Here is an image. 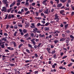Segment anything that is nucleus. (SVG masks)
<instances>
[{"instance_id":"obj_1","label":"nucleus","mask_w":74,"mask_h":74,"mask_svg":"<svg viewBox=\"0 0 74 74\" xmlns=\"http://www.w3.org/2000/svg\"><path fill=\"white\" fill-rule=\"evenodd\" d=\"M1 10L2 12H4H4H7V9L6 7H3L2 8V9Z\"/></svg>"},{"instance_id":"obj_2","label":"nucleus","mask_w":74,"mask_h":74,"mask_svg":"<svg viewBox=\"0 0 74 74\" xmlns=\"http://www.w3.org/2000/svg\"><path fill=\"white\" fill-rule=\"evenodd\" d=\"M60 13L61 14H62V15H65V14H64L65 13L64 10H61L60 12Z\"/></svg>"},{"instance_id":"obj_3","label":"nucleus","mask_w":74,"mask_h":74,"mask_svg":"<svg viewBox=\"0 0 74 74\" xmlns=\"http://www.w3.org/2000/svg\"><path fill=\"white\" fill-rule=\"evenodd\" d=\"M65 39H66V40L65 41V42H66V43H69V41H70V38H65Z\"/></svg>"},{"instance_id":"obj_4","label":"nucleus","mask_w":74,"mask_h":74,"mask_svg":"<svg viewBox=\"0 0 74 74\" xmlns=\"http://www.w3.org/2000/svg\"><path fill=\"white\" fill-rule=\"evenodd\" d=\"M54 16H55V17L54 18V20H56L57 19H58L59 18V16H58V14H55L54 15Z\"/></svg>"},{"instance_id":"obj_5","label":"nucleus","mask_w":74,"mask_h":74,"mask_svg":"<svg viewBox=\"0 0 74 74\" xmlns=\"http://www.w3.org/2000/svg\"><path fill=\"white\" fill-rule=\"evenodd\" d=\"M7 49L9 50H11V51H13V50H14V48L10 47H7Z\"/></svg>"},{"instance_id":"obj_6","label":"nucleus","mask_w":74,"mask_h":74,"mask_svg":"<svg viewBox=\"0 0 74 74\" xmlns=\"http://www.w3.org/2000/svg\"><path fill=\"white\" fill-rule=\"evenodd\" d=\"M38 30V29L37 28H35L33 29L34 31H33L32 32L34 33H36V30Z\"/></svg>"},{"instance_id":"obj_7","label":"nucleus","mask_w":74,"mask_h":74,"mask_svg":"<svg viewBox=\"0 0 74 74\" xmlns=\"http://www.w3.org/2000/svg\"><path fill=\"white\" fill-rule=\"evenodd\" d=\"M44 30L45 31H49V27H45L44 28Z\"/></svg>"},{"instance_id":"obj_8","label":"nucleus","mask_w":74,"mask_h":74,"mask_svg":"<svg viewBox=\"0 0 74 74\" xmlns=\"http://www.w3.org/2000/svg\"><path fill=\"white\" fill-rule=\"evenodd\" d=\"M14 29H18V25L15 24L14 26Z\"/></svg>"},{"instance_id":"obj_9","label":"nucleus","mask_w":74,"mask_h":74,"mask_svg":"<svg viewBox=\"0 0 74 74\" xmlns=\"http://www.w3.org/2000/svg\"><path fill=\"white\" fill-rule=\"evenodd\" d=\"M65 40H66V38H62L60 40V41H62L63 42L64 41H65Z\"/></svg>"},{"instance_id":"obj_10","label":"nucleus","mask_w":74,"mask_h":74,"mask_svg":"<svg viewBox=\"0 0 74 74\" xmlns=\"http://www.w3.org/2000/svg\"><path fill=\"white\" fill-rule=\"evenodd\" d=\"M1 39H2V41H4L5 42L7 41V39L5 38L4 37H3V38H1Z\"/></svg>"},{"instance_id":"obj_11","label":"nucleus","mask_w":74,"mask_h":74,"mask_svg":"<svg viewBox=\"0 0 74 74\" xmlns=\"http://www.w3.org/2000/svg\"><path fill=\"white\" fill-rule=\"evenodd\" d=\"M29 14H30V11H28L25 13V15H28Z\"/></svg>"},{"instance_id":"obj_12","label":"nucleus","mask_w":74,"mask_h":74,"mask_svg":"<svg viewBox=\"0 0 74 74\" xmlns=\"http://www.w3.org/2000/svg\"><path fill=\"white\" fill-rule=\"evenodd\" d=\"M48 11H49L48 9H47L46 10V11L44 12V13L45 14H48Z\"/></svg>"},{"instance_id":"obj_13","label":"nucleus","mask_w":74,"mask_h":74,"mask_svg":"<svg viewBox=\"0 0 74 74\" xmlns=\"http://www.w3.org/2000/svg\"><path fill=\"white\" fill-rule=\"evenodd\" d=\"M62 6V3H60L57 5V7H60Z\"/></svg>"},{"instance_id":"obj_14","label":"nucleus","mask_w":74,"mask_h":74,"mask_svg":"<svg viewBox=\"0 0 74 74\" xmlns=\"http://www.w3.org/2000/svg\"><path fill=\"white\" fill-rule=\"evenodd\" d=\"M12 42L13 43V45H14V47H16V43L15 42Z\"/></svg>"},{"instance_id":"obj_15","label":"nucleus","mask_w":74,"mask_h":74,"mask_svg":"<svg viewBox=\"0 0 74 74\" xmlns=\"http://www.w3.org/2000/svg\"><path fill=\"white\" fill-rule=\"evenodd\" d=\"M68 25H69V24H67L65 25L64 27L65 28V30H66V29H67V28Z\"/></svg>"},{"instance_id":"obj_16","label":"nucleus","mask_w":74,"mask_h":74,"mask_svg":"<svg viewBox=\"0 0 74 74\" xmlns=\"http://www.w3.org/2000/svg\"><path fill=\"white\" fill-rule=\"evenodd\" d=\"M3 3H4L5 4H6V3H7V0H5L3 1Z\"/></svg>"},{"instance_id":"obj_17","label":"nucleus","mask_w":74,"mask_h":74,"mask_svg":"<svg viewBox=\"0 0 74 74\" xmlns=\"http://www.w3.org/2000/svg\"><path fill=\"white\" fill-rule=\"evenodd\" d=\"M23 44L22 43H21L18 46V48H19V49H20V48H21V47H22V46H23Z\"/></svg>"},{"instance_id":"obj_18","label":"nucleus","mask_w":74,"mask_h":74,"mask_svg":"<svg viewBox=\"0 0 74 74\" xmlns=\"http://www.w3.org/2000/svg\"><path fill=\"white\" fill-rule=\"evenodd\" d=\"M2 60H4V59H5V58H6V56H5L4 55H3L2 56Z\"/></svg>"},{"instance_id":"obj_19","label":"nucleus","mask_w":74,"mask_h":74,"mask_svg":"<svg viewBox=\"0 0 74 74\" xmlns=\"http://www.w3.org/2000/svg\"><path fill=\"white\" fill-rule=\"evenodd\" d=\"M12 8H10V9H8V11H7V12H8V13H9V12H10V11H11V10H12Z\"/></svg>"},{"instance_id":"obj_20","label":"nucleus","mask_w":74,"mask_h":74,"mask_svg":"<svg viewBox=\"0 0 74 74\" xmlns=\"http://www.w3.org/2000/svg\"><path fill=\"white\" fill-rule=\"evenodd\" d=\"M23 32L25 34L27 32V30L26 29H24L23 30Z\"/></svg>"},{"instance_id":"obj_21","label":"nucleus","mask_w":74,"mask_h":74,"mask_svg":"<svg viewBox=\"0 0 74 74\" xmlns=\"http://www.w3.org/2000/svg\"><path fill=\"white\" fill-rule=\"evenodd\" d=\"M60 1L64 3V2H66V0H60Z\"/></svg>"},{"instance_id":"obj_22","label":"nucleus","mask_w":74,"mask_h":74,"mask_svg":"<svg viewBox=\"0 0 74 74\" xmlns=\"http://www.w3.org/2000/svg\"><path fill=\"white\" fill-rule=\"evenodd\" d=\"M1 44H3V40H2V39H0V45H1Z\"/></svg>"},{"instance_id":"obj_23","label":"nucleus","mask_w":74,"mask_h":74,"mask_svg":"<svg viewBox=\"0 0 74 74\" xmlns=\"http://www.w3.org/2000/svg\"><path fill=\"white\" fill-rule=\"evenodd\" d=\"M28 47H30V48H33V47H32V46L30 44H28Z\"/></svg>"},{"instance_id":"obj_24","label":"nucleus","mask_w":74,"mask_h":74,"mask_svg":"<svg viewBox=\"0 0 74 74\" xmlns=\"http://www.w3.org/2000/svg\"><path fill=\"white\" fill-rule=\"evenodd\" d=\"M31 41L32 42L33 44L34 45H35L36 44V42L34 41H33V40H31Z\"/></svg>"},{"instance_id":"obj_25","label":"nucleus","mask_w":74,"mask_h":74,"mask_svg":"<svg viewBox=\"0 0 74 74\" xmlns=\"http://www.w3.org/2000/svg\"><path fill=\"white\" fill-rule=\"evenodd\" d=\"M54 42L55 44H56L57 42H59V40H55L54 41Z\"/></svg>"},{"instance_id":"obj_26","label":"nucleus","mask_w":74,"mask_h":74,"mask_svg":"<svg viewBox=\"0 0 74 74\" xmlns=\"http://www.w3.org/2000/svg\"><path fill=\"white\" fill-rule=\"evenodd\" d=\"M49 24H50L49 23L47 22L45 24V26H48Z\"/></svg>"},{"instance_id":"obj_27","label":"nucleus","mask_w":74,"mask_h":74,"mask_svg":"<svg viewBox=\"0 0 74 74\" xmlns=\"http://www.w3.org/2000/svg\"><path fill=\"white\" fill-rule=\"evenodd\" d=\"M53 58H54V59H56L57 57H56V54H54L53 56Z\"/></svg>"},{"instance_id":"obj_28","label":"nucleus","mask_w":74,"mask_h":74,"mask_svg":"<svg viewBox=\"0 0 74 74\" xmlns=\"http://www.w3.org/2000/svg\"><path fill=\"white\" fill-rule=\"evenodd\" d=\"M26 51L28 53H30V51H29V50L28 49H26Z\"/></svg>"},{"instance_id":"obj_29","label":"nucleus","mask_w":74,"mask_h":74,"mask_svg":"<svg viewBox=\"0 0 74 74\" xmlns=\"http://www.w3.org/2000/svg\"><path fill=\"white\" fill-rule=\"evenodd\" d=\"M17 33V32L16 31L14 32V36H16V34Z\"/></svg>"},{"instance_id":"obj_30","label":"nucleus","mask_w":74,"mask_h":74,"mask_svg":"<svg viewBox=\"0 0 74 74\" xmlns=\"http://www.w3.org/2000/svg\"><path fill=\"white\" fill-rule=\"evenodd\" d=\"M34 55L35 56V58H38V55H37V54L36 53H35L34 54Z\"/></svg>"},{"instance_id":"obj_31","label":"nucleus","mask_w":74,"mask_h":74,"mask_svg":"<svg viewBox=\"0 0 74 74\" xmlns=\"http://www.w3.org/2000/svg\"><path fill=\"white\" fill-rule=\"evenodd\" d=\"M24 11H27V10H28V9H27V8H25V7H24Z\"/></svg>"},{"instance_id":"obj_32","label":"nucleus","mask_w":74,"mask_h":74,"mask_svg":"<svg viewBox=\"0 0 74 74\" xmlns=\"http://www.w3.org/2000/svg\"><path fill=\"white\" fill-rule=\"evenodd\" d=\"M15 72H17L18 73V74H20V72H19V71H18L17 70V69H16L15 70Z\"/></svg>"},{"instance_id":"obj_33","label":"nucleus","mask_w":74,"mask_h":74,"mask_svg":"<svg viewBox=\"0 0 74 74\" xmlns=\"http://www.w3.org/2000/svg\"><path fill=\"white\" fill-rule=\"evenodd\" d=\"M42 44V43H39L38 45V46H37V47L38 48V47H40V45H41V44Z\"/></svg>"},{"instance_id":"obj_34","label":"nucleus","mask_w":74,"mask_h":74,"mask_svg":"<svg viewBox=\"0 0 74 74\" xmlns=\"http://www.w3.org/2000/svg\"><path fill=\"white\" fill-rule=\"evenodd\" d=\"M18 27H23V26L22 25V24L18 25Z\"/></svg>"},{"instance_id":"obj_35","label":"nucleus","mask_w":74,"mask_h":74,"mask_svg":"<svg viewBox=\"0 0 74 74\" xmlns=\"http://www.w3.org/2000/svg\"><path fill=\"white\" fill-rule=\"evenodd\" d=\"M55 52H56V51H55L54 50V51H52L51 52V53L52 54H54V53H55Z\"/></svg>"},{"instance_id":"obj_36","label":"nucleus","mask_w":74,"mask_h":74,"mask_svg":"<svg viewBox=\"0 0 74 74\" xmlns=\"http://www.w3.org/2000/svg\"><path fill=\"white\" fill-rule=\"evenodd\" d=\"M1 48H4V44H3L1 45Z\"/></svg>"},{"instance_id":"obj_37","label":"nucleus","mask_w":74,"mask_h":74,"mask_svg":"<svg viewBox=\"0 0 74 74\" xmlns=\"http://www.w3.org/2000/svg\"><path fill=\"white\" fill-rule=\"evenodd\" d=\"M22 1V0H18L16 2L17 3H21Z\"/></svg>"},{"instance_id":"obj_38","label":"nucleus","mask_w":74,"mask_h":74,"mask_svg":"<svg viewBox=\"0 0 74 74\" xmlns=\"http://www.w3.org/2000/svg\"><path fill=\"white\" fill-rule=\"evenodd\" d=\"M31 25H32V26H33L34 28L36 27V26H35V25H34V23H32L31 24Z\"/></svg>"},{"instance_id":"obj_39","label":"nucleus","mask_w":74,"mask_h":74,"mask_svg":"<svg viewBox=\"0 0 74 74\" xmlns=\"http://www.w3.org/2000/svg\"><path fill=\"white\" fill-rule=\"evenodd\" d=\"M56 1H57V4H58L59 2V0H54Z\"/></svg>"},{"instance_id":"obj_40","label":"nucleus","mask_w":74,"mask_h":74,"mask_svg":"<svg viewBox=\"0 0 74 74\" xmlns=\"http://www.w3.org/2000/svg\"><path fill=\"white\" fill-rule=\"evenodd\" d=\"M34 34L32 33L31 34V36L32 37H34Z\"/></svg>"},{"instance_id":"obj_41","label":"nucleus","mask_w":74,"mask_h":74,"mask_svg":"<svg viewBox=\"0 0 74 74\" xmlns=\"http://www.w3.org/2000/svg\"><path fill=\"white\" fill-rule=\"evenodd\" d=\"M36 15V16H38V13L37 12H35Z\"/></svg>"},{"instance_id":"obj_42","label":"nucleus","mask_w":74,"mask_h":74,"mask_svg":"<svg viewBox=\"0 0 74 74\" xmlns=\"http://www.w3.org/2000/svg\"><path fill=\"white\" fill-rule=\"evenodd\" d=\"M41 22L42 23H43V24H45V21H41Z\"/></svg>"},{"instance_id":"obj_43","label":"nucleus","mask_w":74,"mask_h":74,"mask_svg":"<svg viewBox=\"0 0 74 74\" xmlns=\"http://www.w3.org/2000/svg\"><path fill=\"white\" fill-rule=\"evenodd\" d=\"M70 37H71V38H72V39H74V36H73L72 35H70Z\"/></svg>"},{"instance_id":"obj_44","label":"nucleus","mask_w":74,"mask_h":74,"mask_svg":"<svg viewBox=\"0 0 74 74\" xmlns=\"http://www.w3.org/2000/svg\"><path fill=\"white\" fill-rule=\"evenodd\" d=\"M67 57V56H64V57H63L62 58V59H65V58H66Z\"/></svg>"},{"instance_id":"obj_45","label":"nucleus","mask_w":74,"mask_h":74,"mask_svg":"<svg viewBox=\"0 0 74 74\" xmlns=\"http://www.w3.org/2000/svg\"><path fill=\"white\" fill-rule=\"evenodd\" d=\"M65 10H68V11H70L69 8H66L65 9Z\"/></svg>"},{"instance_id":"obj_46","label":"nucleus","mask_w":74,"mask_h":74,"mask_svg":"<svg viewBox=\"0 0 74 74\" xmlns=\"http://www.w3.org/2000/svg\"><path fill=\"white\" fill-rule=\"evenodd\" d=\"M42 10H39V13H41L42 11Z\"/></svg>"},{"instance_id":"obj_47","label":"nucleus","mask_w":74,"mask_h":74,"mask_svg":"<svg viewBox=\"0 0 74 74\" xmlns=\"http://www.w3.org/2000/svg\"><path fill=\"white\" fill-rule=\"evenodd\" d=\"M8 16V15L6 14V16H5V18H4V19H6L7 18V17Z\"/></svg>"},{"instance_id":"obj_48","label":"nucleus","mask_w":74,"mask_h":74,"mask_svg":"<svg viewBox=\"0 0 74 74\" xmlns=\"http://www.w3.org/2000/svg\"><path fill=\"white\" fill-rule=\"evenodd\" d=\"M17 14H22V12L20 11L18 12H17Z\"/></svg>"},{"instance_id":"obj_49","label":"nucleus","mask_w":74,"mask_h":74,"mask_svg":"<svg viewBox=\"0 0 74 74\" xmlns=\"http://www.w3.org/2000/svg\"><path fill=\"white\" fill-rule=\"evenodd\" d=\"M47 51H49L50 50H51V48H47Z\"/></svg>"},{"instance_id":"obj_50","label":"nucleus","mask_w":74,"mask_h":74,"mask_svg":"<svg viewBox=\"0 0 74 74\" xmlns=\"http://www.w3.org/2000/svg\"><path fill=\"white\" fill-rule=\"evenodd\" d=\"M25 27L26 28L28 27H29V24H27L25 25Z\"/></svg>"},{"instance_id":"obj_51","label":"nucleus","mask_w":74,"mask_h":74,"mask_svg":"<svg viewBox=\"0 0 74 74\" xmlns=\"http://www.w3.org/2000/svg\"><path fill=\"white\" fill-rule=\"evenodd\" d=\"M14 27L12 25H11L10 26V28L11 29H14Z\"/></svg>"},{"instance_id":"obj_52","label":"nucleus","mask_w":74,"mask_h":74,"mask_svg":"<svg viewBox=\"0 0 74 74\" xmlns=\"http://www.w3.org/2000/svg\"><path fill=\"white\" fill-rule=\"evenodd\" d=\"M11 18H14L15 16L14 15V14H11Z\"/></svg>"},{"instance_id":"obj_53","label":"nucleus","mask_w":74,"mask_h":74,"mask_svg":"<svg viewBox=\"0 0 74 74\" xmlns=\"http://www.w3.org/2000/svg\"><path fill=\"white\" fill-rule=\"evenodd\" d=\"M20 3L18 2V3H16L17 5V6H19V5H20Z\"/></svg>"},{"instance_id":"obj_54","label":"nucleus","mask_w":74,"mask_h":74,"mask_svg":"<svg viewBox=\"0 0 74 74\" xmlns=\"http://www.w3.org/2000/svg\"><path fill=\"white\" fill-rule=\"evenodd\" d=\"M29 34H25L24 36V37H27V35H28Z\"/></svg>"},{"instance_id":"obj_55","label":"nucleus","mask_w":74,"mask_h":74,"mask_svg":"<svg viewBox=\"0 0 74 74\" xmlns=\"http://www.w3.org/2000/svg\"><path fill=\"white\" fill-rule=\"evenodd\" d=\"M4 36H8V34H7L5 33H4Z\"/></svg>"},{"instance_id":"obj_56","label":"nucleus","mask_w":74,"mask_h":74,"mask_svg":"<svg viewBox=\"0 0 74 74\" xmlns=\"http://www.w3.org/2000/svg\"><path fill=\"white\" fill-rule=\"evenodd\" d=\"M35 4H36V3H32V5L33 6H34V5H35Z\"/></svg>"},{"instance_id":"obj_57","label":"nucleus","mask_w":74,"mask_h":74,"mask_svg":"<svg viewBox=\"0 0 74 74\" xmlns=\"http://www.w3.org/2000/svg\"><path fill=\"white\" fill-rule=\"evenodd\" d=\"M71 65H72V64L71 63L70 64H68V66L69 67H70V66H71Z\"/></svg>"},{"instance_id":"obj_58","label":"nucleus","mask_w":74,"mask_h":74,"mask_svg":"<svg viewBox=\"0 0 74 74\" xmlns=\"http://www.w3.org/2000/svg\"><path fill=\"white\" fill-rule=\"evenodd\" d=\"M29 62H30V60H27L25 61V63H29Z\"/></svg>"},{"instance_id":"obj_59","label":"nucleus","mask_w":74,"mask_h":74,"mask_svg":"<svg viewBox=\"0 0 74 74\" xmlns=\"http://www.w3.org/2000/svg\"><path fill=\"white\" fill-rule=\"evenodd\" d=\"M11 16L10 15H9L8 19H11Z\"/></svg>"},{"instance_id":"obj_60","label":"nucleus","mask_w":74,"mask_h":74,"mask_svg":"<svg viewBox=\"0 0 74 74\" xmlns=\"http://www.w3.org/2000/svg\"><path fill=\"white\" fill-rule=\"evenodd\" d=\"M9 27V25H6V28L7 29H8Z\"/></svg>"},{"instance_id":"obj_61","label":"nucleus","mask_w":74,"mask_h":74,"mask_svg":"<svg viewBox=\"0 0 74 74\" xmlns=\"http://www.w3.org/2000/svg\"><path fill=\"white\" fill-rule=\"evenodd\" d=\"M19 32H21V33L23 32V31H22V29H19Z\"/></svg>"},{"instance_id":"obj_62","label":"nucleus","mask_w":74,"mask_h":74,"mask_svg":"<svg viewBox=\"0 0 74 74\" xmlns=\"http://www.w3.org/2000/svg\"><path fill=\"white\" fill-rule=\"evenodd\" d=\"M10 66H14V64H10Z\"/></svg>"},{"instance_id":"obj_63","label":"nucleus","mask_w":74,"mask_h":74,"mask_svg":"<svg viewBox=\"0 0 74 74\" xmlns=\"http://www.w3.org/2000/svg\"><path fill=\"white\" fill-rule=\"evenodd\" d=\"M71 7L72 9H73V10H74V6H73V5H71Z\"/></svg>"},{"instance_id":"obj_64","label":"nucleus","mask_w":74,"mask_h":74,"mask_svg":"<svg viewBox=\"0 0 74 74\" xmlns=\"http://www.w3.org/2000/svg\"><path fill=\"white\" fill-rule=\"evenodd\" d=\"M74 12H72L71 13V15H74Z\"/></svg>"}]
</instances>
